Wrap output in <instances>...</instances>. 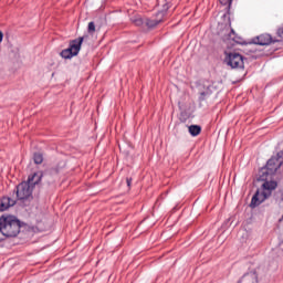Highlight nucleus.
Listing matches in <instances>:
<instances>
[{
	"instance_id": "5",
	"label": "nucleus",
	"mask_w": 283,
	"mask_h": 283,
	"mask_svg": "<svg viewBox=\"0 0 283 283\" xmlns=\"http://www.w3.org/2000/svg\"><path fill=\"white\" fill-rule=\"evenodd\" d=\"M161 6H163V10L157 13V19H146L145 20V25L147 28H156V25H158V23H163V19L165 17V12H167V10H169V4L168 3H164Z\"/></svg>"
},
{
	"instance_id": "16",
	"label": "nucleus",
	"mask_w": 283,
	"mask_h": 283,
	"mask_svg": "<svg viewBox=\"0 0 283 283\" xmlns=\"http://www.w3.org/2000/svg\"><path fill=\"white\" fill-rule=\"evenodd\" d=\"M87 32L88 34H94L96 32V24H94V22L88 23Z\"/></svg>"
},
{
	"instance_id": "15",
	"label": "nucleus",
	"mask_w": 283,
	"mask_h": 283,
	"mask_svg": "<svg viewBox=\"0 0 283 283\" xmlns=\"http://www.w3.org/2000/svg\"><path fill=\"white\" fill-rule=\"evenodd\" d=\"M33 161H34L35 165H42L43 164V154L35 153L33 155Z\"/></svg>"
},
{
	"instance_id": "17",
	"label": "nucleus",
	"mask_w": 283,
	"mask_h": 283,
	"mask_svg": "<svg viewBox=\"0 0 283 283\" xmlns=\"http://www.w3.org/2000/svg\"><path fill=\"white\" fill-rule=\"evenodd\" d=\"M209 96H210L209 91H207V92H201V93H200V96H199V101H207V98H209Z\"/></svg>"
},
{
	"instance_id": "18",
	"label": "nucleus",
	"mask_w": 283,
	"mask_h": 283,
	"mask_svg": "<svg viewBox=\"0 0 283 283\" xmlns=\"http://www.w3.org/2000/svg\"><path fill=\"white\" fill-rule=\"evenodd\" d=\"M277 35L283 39V27L277 30Z\"/></svg>"
},
{
	"instance_id": "7",
	"label": "nucleus",
	"mask_w": 283,
	"mask_h": 283,
	"mask_svg": "<svg viewBox=\"0 0 283 283\" xmlns=\"http://www.w3.org/2000/svg\"><path fill=\"white\" fill-rule=\"evenodd\" d=\"M255 45H271L273 43V38L271 34L264 33L254 39Z\"/></svg>"
},
{
	"instance_id": "8",
	"label": "nucleus",
	"mask_w": 283,
	"mask_h": 283,
	"mask_svg": "<svg viewBox=\"0 0 283 283\" xmlns=\"http://www.w3.org/2000/svg\"><path fill=\"white\" fill-rule=\"evenodd\" d=\"M14 205H17V201L10 197L0 198V211H8V209H10V207H14Z\"/></svg>"
},
{
	"instance_id": "20",
	"label": "nucleus",
	"mask_w": 283,
	"mask_h": 283,
	"mask_svg": "<svg viewBox=\"0 0 283 283\" xmlns=\"http://www.w3.org/2000/svg\"><path fill=\"white\" fill-rule=\"evenodd\" d=\"M126 182H127V187H132V178H127Z\"/></svg>"
},
{
	"instance_id": "22",
	"label": "nucleus",
	"mask_w": 283,
	"mask_h": 283,
	"mask_svg": "<svg viewBox=\"0 0 283 283\" xmlns=\"http://www.w3.org/2000/svg\"><path fill=\"white\" fill-rule=\"evenodd\" d=\"M46 178L50 179V175H46Z\"/></svg>"
},
{
	"instance_id": "10",
	"label": "nucleus",
	"mask_w": 283,
	"mask_h": 283,
	"mask_svg": "<svg viewBox=\"0 0 283 283\" xmlns=\"http://www.w3.org/2000/svg\"><path fill=\"white\" fill-rule=\"evenodd\" d=\"M238 283H258V273L250 272L244 274Z\"/></svg>"
},
{
	"instance_id": "2",
	"label": "nucleus",
	"mask_w": 283,
	"mask_h": 283,
	"mask_svg": "<svg viewBox=\"0 0 283 283\" xmlns=\"http://www.w3.org/2000/svg\"><path fill=\"white\" fill-rule=\"evenodd\" d=\"M21 232V222L14 217L0 218V233L4 238H17Z\"/></svg>"
},
{
	"instance_id": "19",
	"label": "nucleus",
	"mask_w": 283,
	"mask_h": 283,
	"mask_svg": "<svg viewBox=\"0 0 283 283\" xmlns=\"http://www.w3.org/2000/svg\"><path fill=\"white\" fill-rule=\"evenodd\" d=\"M221 3H223V6H227V3H229V6H231L233 0H220Z\"/></svg>"
},
{
	"instance_id": "21",
	"label": "nucleus",
	"mask_w": 283,
	"mask_h": 283,
	"mask_svg": "<svg viewBox=\"0 0 283 283\" xmlns=\"http://www.w3.org/2000/svg\"><path fill=\"white\" fill-rule=\"evenodd\" d=\"M3 41V32L0 31V43Z\"/></svg>"
},
{
	"instance_id": "9",
	"label": "nucleus",
	"mask_w": 283,
	"mask_h": 283,
	"mask_svg": "<svg viewBox=\"0 0 283 283\" xmlns=\"http://www.w3.org/2000/svg\"><path fill=\"white\" fill-rule=\"evenodd\" d=\"M41 178H43V172H34L33 175L29 176L28 181L25 182L34 188L35 185L41 182Z\"/></svg>"
},
{
	"instance_id": "12",
	"label": "nucleus",
	"mask_w": 283,
	"mask_h": 283,
	"mask_svg": "<svg viewBox=\"0 0 283 283\" xmlns=\"http://www.w3.org/2000/svg\"><path fill=\"white\" fill-rule=\"evenodd\" d=\"M132 23H134V25H137L138 28H140V25H144L145 20H143V18L140 15H134L130 18Z\"/></svg>"
},
{
	"instance_id": "6",
	"label": "nucleus",
	"mask_w": 283,
	"mask_h": 283,
	"mask_svg": "<svg viewBox=\"0 0 283 283\" xmlns=\"http://www.w3.org/2000/svg\"><path fill=\"white\" fill-rule=\"evenodd\" d=\"M87 39V35L80 36L73 41L70 42L69 49H71L72 53L77 56L78 53L81 52V45H83V41Z\"/></svg>"
},
{
	"instance_id": "14",
	"label": "nucleus",
	"mask_w": 283,
	"mask_h": 283,
	"mask_svg": "<svg viewBox=\"0 0 283 283\" xmlns=\"http://www.w3.org/2000/svg\"><path fill=\"white\" fill-rule=\"evenodd\" d=\"M61 56H62V59H72V56H76V55L69 48L61 52Z\"/></svg>"
},
{
	"instance_id": "3",
	"label": "nucleus",
	"mask_w": 283,
	"mask_h": 283,
	"mask_svg": "<svg viewBox=\"0 0 283 283\" xmlns=\"http://www.w3.org/2000/svg\"><path fill=\"white\" fill-rule=\"evenodd\" d=\"M226 63L228 65H230V67H232V70L235 69H242L244 67V57H242V55H240V53H230L228 54L227 59H226Z\"/></svg>"
},
{
	"instance_id": "1",
	"label": "nucleus",
	"mask_w": 283,
	"mask_h": 283,
	"mask_svg": "<svg viewBox=\"0 0 283 283\" xmlns=\"http://www.w3.org/2000/svg\"><path fill=\"white\" fill-rule=\"evenodd\" d=\"M283 166V151L277 153L275 156L270 158L265 165V167L261 168L259 171V180L262 184V191L258 190L255 195L252 197L250 207L255 209V207H260L266 198H269L275 189H277V181L273 180L275 174H277V169Z\"/></svg>"
},
{
	"instance_id": "11",
	"label": "nucleus",
	"mask_w": 283,
	"mask_h": 283,
	"mask_svg": "<svg viewBox=\"0 0 283 283\" xmlns=\"http://www.w3.org/2000/svg\"><path fill=\"white\" fill-rule=\"evenodd\" d=\"M188 132L192 136H200V132H202V127H200L198 125H191L188 127Z\"/></svg>"
},
{
	"instance_id": "13",
	"label": "nucleus",
	"mask_w": 283,
	"mask_h": 283,
	"mask_svg": "<svg viewBox=\"0 0 283 283\" xmlns=\"http://www.w3.org/2000/svg\"><path fill=\"white\" fill-rule=\"evenodd\" d=\"M230 39H232V41H234V43H239L240 45H242V43H244V40H242V36L235 34L234 30H231Z\"/></svg>"
},
{
	"instance_id": "4",
	"label": "nucleus",
	"mask_w": 283,
	"mask_h": 283,
	"mask_svg": "<svg viewBox=\"0 0 283 283\" xmlns=\"http://www.w3.org/2000/svg\"><path fill=\"white\" fill-rule=\"evenodd\" d=\"M32 189L33 187L30 186L27 181L21 182L17 187V197L19 200H28L30 196H32Z\"/></svg>"
}]
</instances>
